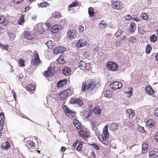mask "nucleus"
Returning a JSON list of instances; mask_svg holds the SVG:
<instances>
[{
	"instance_id": "obj_1",
	"label": "nucleus",
	"mask_w": 158,
	"mask_h": 158,
	"mask_svg": "<svg viewBox=\"0 0 158 158\" xmlns=\"http://www.w3.org/2000/svg\"><path fill=\"white\" fill-rule=\"evenodd\" d=\"M103 135H100L98 136V138L100 141L102 143L105 145L108 144V142L106 139L109 137V133L108 131V128L107 126L106 125L105 126L103 129Z\"/></svg>"
},
{
	"instance_id": "obj_2",
	"label": "nucleus",
	"mask_w": 158,
	"mask_h": 158,
	"mask_svg": "<svg viewBox=\"0 0 158 158\" xmlns=\"http://www.w3.org/2000/svg\"><path fill=\"white\" fill-rule=\"evenodd\" d=\"M95 83L94 80L91 79L87 80L85 82H83L81 88L82 91H84L85 89L92 90L95 85Z\"/></svg>"
},
{
	"instance_id": "obj_3",
	"label": "nucleus",
	"mask_w": 158,
	"mask_h": 158,
	"mask_svg": "<svg viewBox=\"0 0 158 158\" xmlns=\"http://www.w3.org/2000/svg\"><path fill=\"white\" fill-rule=\"evenodd\" d=\"M72 94L71 90L70 89L68 88L60 92L59 95V98L60 100H64L69 96Z\"/></svg>"
},
{
	"instance_id": "obj_4",
	"label": "nucleus",
	"mask_w": 158,
	"mask_h": 158,
	"mask_svg": "<svg viewBox=\"0 0 158 158\" xmlns=\"http://www.w3.org/2000/svg\"><path fill=\"white\" fill-rule=\"evenodd\" d=\"M106 67L111 71H115L118 70L119 66L115 62L108 61L106 65Z\"/></svg>"
},
{
	"instance_id": "obj_5",
	"label": "nucleus",
	"mask_w": 158,
	"mask_h": 158,
	"mask_svg": "<svg viewBox=\"0 0 158 158\" xmlns=\"http://www.w3.org/2000/svg\"><path fill=\"white\" fill-rule=\"evenodd\" d=\"M69 103L77 105L80 106H81L83 105V101L80 98L73 97L71 98Z\"/></svg>"
},
{
	"instance_id": "obj_6",
	"label": "nucleus",
	"mask_w": 158,
	"mask_h": 158,
	"mask_svg": "<svg viewBox=\"0 0 158 158\" xmlns=\"http://www.w3.org/2000/svg\"><path fill=\"white\" fill-rule=\"evenodd\" d=\"M41 62L38 54L37 53H34L32 56L31 63L35 65H38Z\"/></svg>"
},
{
	"instance_id": "obj_7",
	"label": "nucleus",
	"mask_w": 158,
	"mask_h": 158,
	"mask_svg": "<svg viewBox=\"0 0 158 158\" xmlns=\"http://www.w3.org/2000/svg\"><path fill=\"white\" fill-rule=\"evenodd\" d=\"M83 146V143L82 142H79L78 139L76 140L73 144V148H76V149L78 152H81Z\"/></svg>"
},
{
	"instance_id": "obj_8",
	"label": "nucleus",
	"mask_w": 158,
	"mask_h": 158,
	"mask_svg": "<svg viewBox=\"0 0 158 158\" xmlns=\"http://www.w3.org/2000/svg\"><path fill=\"white\" fill-rule=\"evenodd\" d=\"M112 7L114 9L120 10L123 9V4L121 2L115 1L111 3Z\"/></svg>"
},
{
	"instance_id": "obj_9",
	"label": "nucleus",
	"mask_w": 158,
	"mask_h": 158,
	"mask_svg": "<svg viewBox=\"0 0 158 158\" xmlns=\"http://www.w3.org/2000/svg\"><path fill=\"white\" fill-rule=\"evenodd\" d=\"M80 68L83 70H88L90 69V63H86L84 61L81 60L79 64Z\"/></svg>"
},
{
	"instance_id": "obj_10",
	"label": "nucleus",
	"mask_w": 158,
	"mask_h": 158,
	"mask_svg": "<svg viewBox=\"0 0 158 158\" xmlns=\"http://www.w3.org/2000/svg\"><path fill=\"white\" fill-rule=\"evenodd\" d=\"M78 133L79 134L80 136L83 139L89 137V132L82 129L81 130H79L78 131Z\"/></svg>"
},
{
	"instance_id": "obj_11",
	"label": "nucleus",
	"mask_w": 158,
	"mask_h": 158,
	"mask_svg": "<svg viewBox=\"0 0 158 158\" xmlns=\"http://www.w3.org/2000/svg\"><path fill=\"white\" fill-rule=\"evenodd\" d=\"M110 86L111 89L116 90L120 89L123 86V84L119 81H116L111 83Z\"/></svg>"
},
{
	"instance_id": "obj_12",
	"label": "nucleus",
	"mask_w": 158,
	"mask_h": 158,
	"mask_svg": "<svg viewBox=\"0 0 158 158\" xmlns=\"http://www.w3.org/2000/svg\"><path fill=\"white\" fill-rule=\"evenodd\" d=\"M77 35V32L75 29H72L69 30L67 32V36L69 39H73Z\"/></svg>"
},
{
	"instance_id": "obj_13",
	"label": "nucleus",
	"mask_w": 158,
	"mask_h": 158,
	"mask_svg": "<svg viewBox=\"0 0 158 158\" xmlns=\"http://www.w3.org/2000/svg\"><path fill=\"white\" fill-rule=\"evenodd\" d=\"M93 114L92 111L91 110H83L81 112V115L85 118H88L90 117Z\"/></svg>"
},
{
	"instance_id": "obj_14",
	"label": "nucleus",
	"mask_w": 158,
	"mask_h": 158,
	"mask_svg": "<svg viewBox=\"0 0 158 158\" xmlns=\"http://www.w3.org/2000/svg\"><path fill=\"white\" fill-rule=\"evenodd\" d=\"M63 109L69 118H73L76 115V113L70 110L65 106L63 107Z\"/></svg>"
},
{
	"instance_id": "obj_15",
	"label": "nucleus",
	"mask_w": 158,
	"mask_h": 158,
	"mask_svg": "<svg viewBox=\"0 0 158 158\" xmlns=\"http://www.w3.org/2000/svg\"><path fill=\"white\" fill-rule=\"evenodd\" d=\"M87 44V41L85 39H81L77 41L76 46L78 48H81L86 46Z\"/></svg>"
},
{
	"instance_id": "obj_16",
	"label": "nucleus",
	"mask_w": 158,
	"mask_h": 158,
	"mask_svg": "<svg viewBox=\"0 0 158 158\" xmlns=\"http://www.w3.org/2000/svg\"><path fill=\"white\" fill-rule=\"evenodd\" d=\"M93 111L95 116H100L101 114L102 110L100 106L98 105L94 107Z\"/></svg>"
},
{
	"instance_id": "obj_17",
	"label": "nucleus",
	"mask_w": 158,
	"mask_h": 158,
	"mask_svg": "<svg viewBox=\"0 0 158 158\" xmlns=\"http://www.w3.org/2000/svg\"><path fill=\"white\" fill-rule=\"evenodd\" d=\"M158 156V149L154 148L149 153L150 158H156Z\"/></svg>"
},
{
	"instance_id": "obj_18",
	"label": "nucleus",
	"mask_w": 158,
	"mask_h": 158,
	"mask_svg": "<svg viewBox=\"0 0 158 158\" xmlns=\"http://www.w3.org/2000/svg\"><path fill=\"white\" fill-rule=\"evenodd\" d=\"M66 48L63 46H60L56 48L53 50L54 53L56 54H59L64 52Z\"/></svg>"
},
{
	"instance_id": "obj_19",
	"label": "nucleus",
	"mask_w": 158,
	"mask_h": 158,
	"mask_svg": "<svg viewBox=\"0 0 158 158\" xmlns=\"http://www.w3.org/2000/svg\"><path fill=\"white\" fill-rule=\"evenodd\" d=\"M146 92L149 95H152L154 94L153 90L150 85H147L145 88Z\"/></svg>"
},
{
	"instance_id": "obj_20",
	"label": "nucleus",
	"mask_w": 158,
	"mask_h": 158,
	"mask_svg": "<svg viewBox=\"0 0 158 158\" xmlns=\"http://www.w3.org/2000/svg\"><path fill=\"white\" fill-rule=\"evenodd\" d=\"M146 125L147 127L151 128L154 127L155 123L152 119H149L147 121Z\"/></svg>"
},
{
	"instance_id": "obj_21",
	"label": "nucleus",
	"mask_w": 158,
	"mask_h": 158,
	"mask_svg": "<svg viewBox=\"0 0 158 158\" xmlns=\"http://www.w3.org/2000/svg\"><path fill=\"white\" fill-rule=\"evenodd\" d=\"M73 124L75 127L77 129L81 130L83 128V126L76 119L74 120Z\"/></svg>"
},
{
	"instance_id": "obj_22",
	"label": "nucleus",
	"mask_w": 158,
	"mask_h": 158,
	"mask_svg": "<svg viewBox=\"0 0 158 158\" xmlns=\"http://www.w3.org/2000/svg\"><path fill=\"white\" fill-rule=\"evenodd\" d=\"M10 144L7 141L4 142L1 145L2 148L3 150H7L10 148Z\"/></svg>"
},
{
	"instance_id": "obj_23",
	"label": "nucleus",
	"mask_w": 158,
	"mask_h": 158,
	"mask_svg": "<svg viewBox=\"0 0 158 158\" xmlns=\"http://www.w3.org/2000/svg\"><path fill=\"white\" fill-rule=\"evenodd\" d=\"M67 80L65 79L64 80H61L58 81L57 83V87L58 88H60L63 87L64 85L67 84Z\"/></svg>"
},
{
	"instance_id": "obj_24",
	"label": "nucleus",
	"mask_w": 158,
	"mask_h": 158,
	"mask_svg": "<svg viewBox=\"0 0 158 158\" xmlns=\"http://www.w3.org/2000/svg\"><path fill=\"white\" fill-rule=\"evenodd\" d=\"M24 37L25 38L29 40H32L34 38V36L32 35L27 31L25 32Z\"/></svg>"
},
{
	"instance_id": "obj_25",
	"label": "nucleus",
	"mask_w": 158,
	"mask_h": 158,
	"mask_svg": "<svg viewBox=\"0 0 158 158\" xmlns=\"http://www.w3.org/2000/svg\"><path fill=\"white\" fill-rule=\"evenodd\" d=\"M148 150V145L147 143H143L142 145V152L143 153H146Z\"/></svg>"
},
{
	"instance_id": "obj_26",
	"label": "nucleus",
	"mask_w": 158,
	"mask_h": 158,
	"mask_svg": "<svg viewBox=\"0 0 158 158\" xmlns=\"http://www.w3.org/2000/svg\"><path fill=\"white\" fill-rule=\"evenodd\" d=\"M128 116L130 118H132L135 115V112L131 109H129L126 111Z\"/></svg>"
},
{
	"instance_id": "obj_27",
	"label": "nucleus",
	"mask_w": 158,
	"mask_h": 158,
	"mask_svg": "<svg viewBox=\"0 0 158 158\" xmlns=\"http://www.w3.org/2000/svg\"><path fill=\"white\" fill-rule=\"evenodd\" d=\"M35 84H28L26 87V89L27 90L30 91L33 90L35 89Z\"/></svg>"
},
{
	"instance_id": "obj_28",
	"label": "nucleus",
	"mask_w": 158,
	"mask_h": 158,
	"mask_svg": "<svg viewBox=\"0 0 158 158\" xmlns=\"http://www.w3.org/2000/svg\"><path fill=\"white\" fill-rule=\"evenodd\" d=\"M1 114H0V136L2 135V133L1 132L3 129L2 124L3 123L4 120L1 117Z\"/></svg>"
},
{
	"instance_id": "obj_29",
	"label": "nucleus",
	"mask_w": 158,
	"mask_h": 158,
	"mask_svg": "<svg viewBox=\"0 0 158 158\" xmlns=\"http://www.w3.org/2000/svg\"><path fill=\"white\" fill-rule=\"evenodd\" d=\"M54 43L52 40L48 41L46 43V45L49 49H52L53 48L54 46Z\"/></svg>"
},
{
	"instance_id": "obj_30",
	"label": "nucleus",
	"mask_w": 158,
	"mask_h": 158,
	"mask_svg": "<svg viewBox=\"0 0 158 158\" xmlns=\"http://www.w3.org/2000/svg\"><path fill=\"white\" fill-rule=\"evenodd\" d=\"M59 27V26L57 25H54L51 29V31L53 33H55L57 32L60 29V28Z\"/></svg>"
},
{
	"instance_id": "obj_31",
	"label": "nucleus",
	"mask_w": 158,
	"mask_h": 158,
	"mask_svg": "<svg viewBox=\"0 0 158 158\" xmlns=\"http://www.w3.org/2000/svg\"><path fill=\"white\" fill-rule=\"evenodd\" d=\"M52 17L56 19H58L61 17V15L60 12H56L52 14Z\"/></svg>"
},
{
	"instance_id": "obj_32",
	"label": "nucleus",
	"mask_w": 158,
	"mask_h": 158,
	"mask_svg": "<svg viewBox=\"0 0 158 158\" xmlns=\"http://www.w3.org/2000/svg\"><path fill=\"white\" fill-rule=\"evenodd\" d=\"M57 62L59 64H64L65 62V61L64 60V56H60L57 60Z\"/></svg>"
},
{
	"instance_id": "obj_33",
	"label": "nucleus",
	"mask_w": 158,
	"mask_h": 158,
	"mask_svg": "<svg viewBox=\"0 0 158 158\" xmlns=\"http://www.w3.org/2000/svg\"><path fill=\"white\" fill-rule=\"evenodd\" d=\"M62 72L65 75L68 76L70 74L71 70L69 68H65L63 70Z\"/></svg>"
},
{
	"instance_id": "obj_34",
	"label": "nucleus",
	"mask_w": 158,
	"mask_h": 158,
	"mask_svg": "<svg viewBox=\"0 0 158 158\" xmlns=\"http://www.w3.org/2000/svg\"><path fill=\"white\" fill-rule=\"evenodd\" d=\"M136 28V26L135 23H132L130 25V32H133L135 30Z\"/></svg>"
},
{
	"instance_id": "obj_35",
	"label": "nucleus",
	"mask_w": 158,
	"mask_h": 158,
	"mask_svg": "<svg viewBox=\"0 0 158 158\" xmlns=\"http://www.w3.org/2000/svg\"><path fill=\"white\" fill-rule=\"evenodd\" d=\"M52 68L49 67L48 70L47 71H45L44 72V75L46 77H48L51 74L52 72Z\"/></svg>"
},
{
	"instance_id": "obj_36",
	"label": "nucleus",
	"mask_w": 158,
	"mask_h": 158,
	"mask_svg": "<svg viewBox=\"0 0 158 158\" xmlns=\"http://www.w3.org/2000/svg\"><path fill=\"white\" fill-rule=\"evenodd\" d=\"M88 12L90 17H92L94 16V9L92 7H89L88 8Z\"/></svg>"
},
{
	"instance_id": "obj_37",
	"label": "nucleus",
	"mask_w": 158,
	"mask_h": 158,
	"mask_svg": "<svg viewBox=\"0 0 158 158\" xmlns=\"http://www.w3.org/2000/svg\"><path fill=\"white\" fill-rule=\"evenodd\" d=\"M123 31L122 29H118L114 35L115 37L116 38L120 37L123 34Z\"/></svg>"
},
{
	"instance_id": "obj_38",
	"label": "nucleus",
	"mask_w": 158,
	"mask_h": 158,
	"mask_svg": "<svg viewBox=\"0 0 158 158\" xmlns=\"http://www.w3.org/2000/svg\"><path fill=\"white\" fill-rule=\"evenodd\" d=\"M150 39L151 42L155 43L157 40V37L155 35L153 34L150 36Z\"/></svg>"
},
{
	"instance_id": "obj_39",
	"label": "nucleus",
	"mask_w": 158,
	"mask_h": 158,
	"mask_svg": "<svg viewBox=\"0 0 158 158\" xmlns=\"http://www.w3.org/2000/svg\"><path fill=\"white\" fill-rule=\"evenodd\" d=\"M38 5L39 7L44 8L49 5V3L47 2H44L40 4H38Z\"/></svg>"
},
{
	"instance_id": "obj_40",
	"label": "nucleus",
	"mask_w": 158,
	"mask_h": 158,
	"mask_svg": "<svg viewBox=\"0 0 158 158\" xmlns=\"http://www.w3.org/2000/svg\"><path fill=\"white\" fill-rule=\"evenodd\" d=\"M24 16L22 15H21L18 22V24L19 25H22L24 23Z\"/></svg>"
},
{
	"instance_id": "obj_41",
	"label": "nucleus",
	"mask_w": 158,
	"mask_h": 158,
	"mask_svg": "<svg viewBox=\"0 0 158 158\" xmlns=\"http://www.w3.org/2000/svg\"><path fill=\"white\" fill-rule=\"evenodd\" d=\"M129 91L127 92L125 91L124 94L127 95V97H130L132 95L133 93V89L131 87L129 88Z\"/></svg>"
},
{
	"instance_id": "obj_42",
	"label": "nucleus",
	"mask_w": 158,
	"mask_h": 158,
	"mask_svg": "<svg viewBox=\"0 0 158 158\" xmlns=\"http://www.w3.org/2000/svg\"><path fill=\"white\" fill-rule=\"evenodd\" d=\"M152 50V47L150 44H148L146 48V52L149 54Z\"/></svg>"
},
{
	"instance_id": "obj_43",
	"label": "nucleus",
	"mask_w": 158,
	"mask_h": 158,
	"mask_svg": "<svg viewBox=\"0 0 158 158\" xmlns=\"http://www.w3.org/2000/svg\"><path fill=\"white\" fill-rule=\"evenodd\" d=\"M141 18L143 20H147L148 19V16L146 13H143L140 15Z\"/></svg>"
},
{
	"instance_id": "obj_44",
	"label": "nucleus",
	"mask_w": 158,
	"mask_h": 158,
	"mask_svg": "<svg viewBox=\"0 0 158 158\" xmlns=\"http://www.w3.org/2000/svg\"><path fill=\"white\" fill-rule=\"evenodd\" d=\"M118 125L115 123H113L111 124L110 127L112 130H115L118 128Z\"/></svg>"
},
{
	"instance_id": "obj_45",
	"label": "nucleus",
	"mask_w": 158,
	"mask_h": 158,
	"mask_svg": "<svg viewBox=\"0 0 158 158\" xmlns=\"http://www.w3.org/2000/svg\"><path fill=\"white\" fill-rule=\"evenodd\" d=\"M19 66L21 67L25 66V61L23 59H19Z\"/></svg>"
},
{
	"instance_id": "obj_46",
	"label": "nucleus",
	"mask_w": 158,
	"mask_h": 158,
	"mask_svg": "<svg viewBox=\"0 0 158 158\" xmlns=\"http://www.w3.org/2000/svg\"><path fill=\"white\" fill-rule=\"evenodd\" d=\"M6 19L3 16L0 15V23H5L6 22V24L8 23V22L6 21Z\"/></svg>"
},
{
	"instance_id": "obj_47",
	"label": "nucleus",
	"mask_w": 158,
	"mask_h": 158,
	"mask_svg": "<svg viewBox=\"0 0 158 158\" xmlns=\"http://www.w3.org/2000/svg\"><path fill=\"white\" fill-rule=\"evenodd\" d=\"M79 6V3L77 2H73L69 6V7L71 8L77 6Z\"/></svg>"
},
{
	"instance_id": "obj_48",
	"label": "nucleus",
	"mask_w": 158,
	"mask_h": 158,
	"mask_svg": "<svg viewBox=\"0 0 158 158\" xmlns=\"http://www.w3.org/2000/svg\"><path fill=\"white\" fill-rule=\"evenodd\" d=\"M90 145L92 146L94 149L97 150H98L100 149V147L99 146L95 143H93L90 144Z\"/></svg>"
},
{
	"instance_id": "obj_49",
	"label": "nucleus",
	"mask_w": 158,
	"mask_h": 158,
	"mask_svg": "<svg viewBox=\"0 0 158 158\" xmlns=\"http://www.w3.org/2000/svg\"><path fill=\"white\" fill-rule=\"evenodd\" d=\"M129 40L132 43H135L136 41V39L133 36H131L129 38Z\"/></svg>"
},
{
	"instance_id": "obj_50",
	"label": "nucleus",
	"mask_w": 158,
	"mask_h": 158,
	"mask_svg": "<svg viewBox=\"0 0 158 158\" xmlns=\"http://www.w3.org/2000/svg\"><path fill=\"white\" fill-rule=\"evenodd\" d=\"M27 144L31 147H34L35 145V143L32 141L30 140L27 142Z\"/></svg>"
},
{
	"instance_id": "obj_51",
	"label": "nucleus",
	"mask_w": 158,
	"mask_h": 158,
	"mask_svg": "<svg viewBox=\"0 0 158 158\" xmlns=\"http://www.w3.org/2000/svg\"><path fill=\"white\" fill-rule=\"evenodd\" d=\"M9 36L11 40H13L15 37V35L12 33H10L9 34Z\"/></svg>"
},
{
	"instance_id": "obj_52",
	"label": "nucleus",
	"mask_w": 158,
	"mask_h": 158,
	"mask_svg": "<svg viewBox=\"0 0 158 158\" xmlns=\"http://www.w3.org/2000/svg\"><path fill=\"white\" fill-rule=\"evenodd\" d=\"M138 130L142 133H144L145 132L144 128L142 127L139 126L138 127Z\"/></svg>"
},
{
	"instance_id": "obj_53",
	"label": "nucleus",
	"mask_w": 158,
	"mask_h": 158,
	"mask_svg": "<svg viewBox=\"0 0 158 158\" xmlns=\"http://www.w3.org/2000/svg\"><path fill=\"white\" fill-rule=\"evenodd\" d=\"M24 0H14V2L15 4H18L21 3Z\"/></svg>"
},
{
	"instance_id": "obj_54",
	"label": "nucleus",
	"mask_w": 158,
	"mask_h": 158,
	"mask_svg": "<svg viewBox=\"0 0 158 158\" xmlns=\"http://www.w3.org/2000/svg\"><path fill=\"white\" fill-rule=\"evenodd\" d=\"M110 92L109 91H106L104 93V95L105 97H109L110 96Z\"/></svg>"
},
{
	"instance_id": "obj_55",
	"label": "nucleus",
	"mask_w": 158,
	"mask_h": 158,
	"mask_svg": "<svg viewBox=\"0 0 158 158\" xmlns=\"http://www.w3.org/2000/svg\"><path fill=\"white\" fill-rule=\"evenodd\" d=\"M91 126L93 128H95L96 127V123L94 121H91Z\"/></svg>"
},
{
	"instance_id": "obj_56",
	"label": "nucleus",
	"mask_w": 158,
	"mask_h": 158,
	"mask_svg": "<svg viewBox=\"0 0 158 158\" xmlns=\"http://www.w3.org/2000/svg\"><path fill=\"white\" fill-rule=\"evenodd\" d=\"M2 48L7 50L8 48V46L7 45H4L2 44L1 46H0Z\"/></svg>"
},
{
	"instance_id": "obj_57",
	"label": "nucleus",
	"mask_w": 158,
	"mask_h": 158,
	"mask_svg": "<svg viewBox=\"0 0 158 158\" xmlns=\"http://www.w3.org/2000/svg\"><path fill=\"white\" fill-rule=\"evenodd\" d=\"M125 19L127 20H130L131 19V16L130 15H127L125 16Z\"/></svg>"
},
{
	"instance_id": "obj_58",
	"label": "nucleus",
	"mask_w": 158,
	"mask_h": 158,
	"mask_svg": "<svg viewBox=\"0 0 158 158\" xmlns=\"http://www.w3.org/2000/svg\"><path fill=\"white\" fill-rule=\"evenodd\" d=\"M78 29L79 32H82L84 31V27L80 25L79 26Z\"/></svg>"
},
{
	"instance_id": "obj_59",
	"label": "nucleus",
	"mask_w": 158,
	"mask_h": 158,
	"mask_svg": "<svg viewBox=\"0 0 158 158\" xmlns=\"http://www.w3.org/2000/svg\"><path fill=\"white\" fill-rule=\"evenodd\" d=\"M154 137L155 140L158 143V131L156 133Z\"/></svg>"
},
{
	"instance_id": "obj_60",
	"label": "nucleus",
	"mask_w": 158,
	"mask_h": 158,
	"mask_svg": "<svg viewBox=\"0 0 158 158\" xmlns=\"http://www.w3.org/2000/svg\"><path fill=\"white\" fill-rule=\"evenodd\" d=\"M12 92L13 94L14 98V99L15 100L16 98V94L15 92V91L14 90H13L12 91Z\"/></svg>"
},
{
	"instance_id": "obj_61",
	"label": "nucleus",
	"mask_w": 158,
	"mask_h": 158,
	"mask_svg": "<svg viewBox=\"0 0 158 158\" xmlns=\"http://www.w3.org/2000/svg\"><path fill=\"white\" fill-rule=\"evenodd\" d=\"M88 107L89 110H92V109H93V105L92 103H90L88 104Z\"/></svg>"
},
{
	"instance_id": "obj_62",
	"label": "nucleus",
	"mask_w": 158,
	"mask_h": 158,
	"mask_svg": "<svg viewBox=\"0 0 158 158\" xmlns=\"http://www.w3.org/2000/svg\"><path fill=\"white\" fill-rule=\"evenodd\" d=\"M155 114L157 116H158V107L155 110Z\"/></svg>"
},
{
	"instance_id": "obj_63",
	"label": "nucleus",
	"mask_w": 158,
	"mask_h": 158,
	"mask_svg": "<svg viewBox=\"0 0 158 158\" xmlns=\"http://www.w3.org/2000/svg\"><path fill=\"white\" fill-rule=\"evenodd\" d=\"M100 24L101 25V24H102V25L103 26V28H105L106 26H107V24L106 23H102V22H101L100 23Z\"/></svg>"
},
{
	"instance_id": "obj_64",
	"label": "nucleus",
	"mask_w": 158,
	"mask_h": 158,
	"mask_svg": "<svg viewBox=\"0 0 158 158\" xmlns=\"http://www.w3.org/2000/svg\"><path fill=\"white\" fill-rule=\"evenodd\" d=\"M60 150L61 151L63 152L66 150V148L64 147H63L61 148Z\"/></svg>"
}]
</instances>
